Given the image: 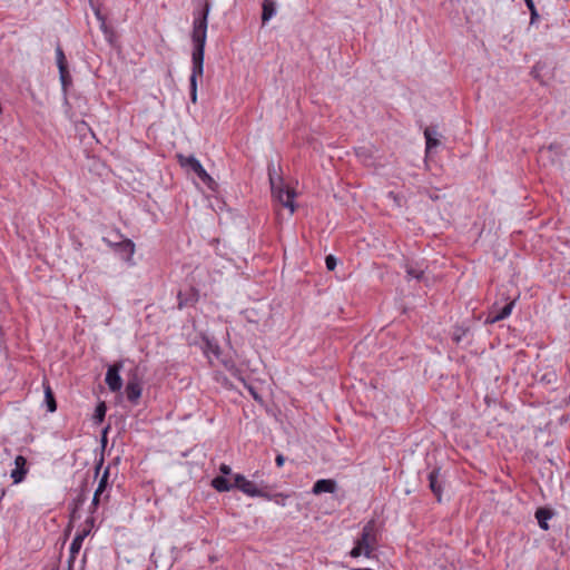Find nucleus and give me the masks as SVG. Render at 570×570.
Instances as JSON below:
<instances>
[{
    "instance_id": "nucleus-16",
    "label": "nucleus",
    "mask_w": 570,
    "mask_h": 570,
    "mask_svg": "<svg viewBox=\"0 0 570 570\" xmlns=\"http://www.w3.org/2000/svg\"><path fill=\"white\" fill-rule=\"evenodd\" d=\"M212 485L218 492H226L234 488V483H230L225 476H216L212 481Z\"/></svg>"
},
{
    "instance_id": "nucleus-15",
    "label": "nucleus",
    "mask_w": 570,
    "mask_h": 570,
    "mask_svg": "<svg viewBox=\"0 0 570 570\" xmlns=\"http://www.w3.org/2000/svg\"><path fill=\"white\" fill-rule=\"evenodd\" d=\"M535 518L538 520V523L542 530H548L549 524L548 520L552 518V512L548 509L540 508L535 512Z\"/></svg>"
},
{
    "instance_id": "nucleus-12",
    "label": "nucleus",
    "mask_w": 570,
    "mask_h": 570,
    "mask_svg": "<svg viewBox=\"0 0 570 570\" xmlns=\"http://www.w3.org/2000/svg\"><path fill=\"white\" fill-rule=\"evenodd\" d=\"M119 250L121 258L128 263H131L135 253V244L130 239H126L116 245Z\"/></svg>"
},
{
    "instance_id": "nucleus-13",
    "label": "nucleus",
    "mask_w": 570,
    "mask_h": 570,
    "mask_svg": "<svg viewBox=\"0 0 570 570\" xmlns=\"http://www.w3.org/2000/svg\"><path fill=\"white\" fill-rule=\"evenodd\" d=\"M88 532L87 531H82L81 533H78L71 544H70V557H69V563L73 562L75 558H76V554L80 551L81 547H82V542L85 540V538L87 537Z\"/></svg>"
},
{
    "instance_id": "nucleus-18",
    "label": "nucleus",
    "mask_w": 570,
    "mask_h": 570,
    "mask_svg": "<svg viewBox=\"0 0 570 570\" xmlns=\"http://www.w3.org/2000/svg\"><path fill=\"white\" fill-rule=\"evenodd\" d=\"M43 386H45V401H46L48 411L52 413L57 410L56 400H55V396H53L50 385L45 383Z\"/></svg>"
},
{
    "instance_id": "nucleus-11",
    "label": "nucleus",
    "mask_w": 570,
    "mask_h": 570,
    "mask_svg": "<svg viewBox=\"0 0 570 570\" xmlns=\"http://www.w3.org/2000/svg\"><path fill=\"white\" fill-rule=\"evenodd\" d=\"M56 56H57V65L60 73V80L62 82V86L66 87L67 85V77H68V70H67V62L65 53L60 46L56 48Z\"/></svg>"
},
{
    "instance_id": "nucleus-19",
    "label": "nucleus",
    "mask_w": 570,
    "mask_h": 570,
    "mask_svg": "<svg viewBox=\"0 0 570 570\" xmlns=\"http://www.w3.org/2000/svg\"><path fill=\"white\" fill-rule=\"evenodd\" d=\"M424 136L426 139V153H430L432 148L439 145V140L432 136V132L429 128L424 130Z\"/></svg>"
},
{
    "instance_id": "nucleus-10",
    "label": "nucleus",
    "mask_w": 570,
    "mask_h": 570,
    "mask_svg": "<svg viewBox=\"0 0 570 570\" xmlns=\"http://www.w3.org/2000/svg\"><path fill=\"white\" fill-rule=\"evenodd\" d=\"M336 490V482L331 479H322L314 483L313 493L322 494V493H333Z\"/></svg>"
},
{
    "instance_id": "nucleus-24",
    "label": "nucleus",
    "mask_w": 570,
    "mask_h": 570,
    "mask_svg": "<svg viewBox=\"0 0 570 570\" xmlns=\"http://www.w3.org/2000/svg\"><path fill=\"white\" fill-rule=\"evenodd\" d=\"M528 9L530 10V23L533 24L534 21L539 18V13L535 9V6Z\"/></svg>"
},
{
    "instance_id": "nucleus-6",
    "label": "nucleus",
    "mask_w": 570,
    "mask_h": 570,
    "mask_svg": "<svg viewBox=\"0 0 570 570\" xmlns=\"http://www.w3.org/2000/svg\"><path fill=\"white\" fill-rule=\"evenodd\" d=\"M122 367H124L122 362H117L114 365H110L108 367L105 381H106V384L108 385L109 390L112 392L119 391L122 386V380L119 374L120 371L122 370Z\"/></svg>"
},
{
    "instance_id": "nucleus-1",
    "label": "nucleus",
    "mask_w": 570,
    "mask_h": 570,
    "mask_svg": "<svg viewBox=\"0 0 570 570\" xmlns=\"http://www.w3.org/2000/svg\"><path fill=\"white\" fill-rule=\"evenodd\" d=\"M209 4L206 3L203 13L194 20L193 42L194 50L191 55L193 70L190 75V97L193 102L197 99V78L204 72V55L207 38V17Z\"/></svg>"
},
{
    "instance_id": "nucleus-17",
    "label": "nucleus",
    "mask_w": 570,
    "mask_h": 570,
    "mask_svg": "<svg viewBox=\"0 0 570 570\" xmlns=\"http://www.w3.org/2000/svg\"><path fill=\"white\" fill-rule=\"evenodd\" d=\"M438 476H439V471L433 470L429 474V483H430V489L438 497V499L440 501L441 500V485L439 484Z\"/></svg>"
},
{
    "instance_id": "nucleus-5",
    "label": "nucleus",
    "mask_w": 570,
    "mask_h": 570,
    "mask_svg": "<svg viewBox=\"0 0 570 570\" xmlns=\"http://www.w3.org/2000/svg\"><path fill=\"white\" fill-rule=\"evenodd\" d=\"M234 488L239 489L243 493L249 497L269 498V495L257 488V485L247 480L243 474L234 475Z\"/></svg>"
},
{
    "instance_id": "nucleus-23",
    "label": "nucleus",
    "mask_w": 570,
    "mask_h": 570,
    "mask_svg": "<svg viewBox=\"0 0 570 570\" xmlns=\"http://www.w3.org/2000/svg\"><path fill=\"white\" fill-rule=\"evenodd\" d=\"M108 475H109V471H108V469H107V470L104 472L102 476L100 478V480H99V484H98V487H99L100 489H102V490H105V489H106V487H107Z\"/></svg>"
},
{
    "instance_id": "nucleus-21",
    "label": "nucleus",
    "mask_w": 570,
    "mask_h": 570,
    "mask_svg": "<svg viewBox=\"0 0 570 570\" xmlns=\"http://www.w3.org/2000/svg\"><path fill=\"white\" fill-rule=\"evenodd\" d=\"M325 264H326V267L328 271H334V268L336 267V258L333 256V255H328L326 256L325 258Z\"/></svg>"
},
{
    "instance_id": "nucleus-2",
    "label": "nucleus",
    "mask_w": 570,
    "mask_h": 570,
    "mask_svg": "<svg viewBox=\"0 0 570 570\" xmlns=\"http://www.w3.org/2000/svg\"><path fill=\"white\" fill-rule=\"evenodd\" d=\"M376 531L374 521L367 522L363 529L361 537L356 540L354 548L351 550V557L358 558L364 556L371 558L376 547Z\"/></svg>"
},
{
    "instance_id": "nucleus-26",
    "label": "nucleus",
    "mask_w": 570,
    "mask_h": 570,
    "mask_svg": "<svg viewBox=\"0 0 570 570\" xmlns=\"http://www.w3.org/2000/svg\"><path fill=\"white\" fill-rule=\"evenodd\" d=\"M286 499V497L284 494H276L275 495V501L277 504H281V505H285V502L284 500Z\"/></svg>"
},
{
    "instance_id": "nucleus-20",
    "label": "nucleus",
    "mask_w": 570,
    "mask_h": 570,
    "mask_svg": "<svg viewBox=\"0 0 570 570\" xmlns=\"http://www.w3.org/2000/svg\"><path fill=\"white\" fill-rule=\"evenodd\" d=\"M406 274L409 277L421 279L423 276V271L420 268H416L412 265L406 266Z\"/></svg>"
},
{
    "instance_id": "nucleus-28",
    "label": "nucleus",
    "mask_w": 570,
    "mask_h": 570,
    "mask_svg": "<svg viewBox=\"0 0 570 570\" xmlns=\"http://www.w3.org/2000/svg\"><path fill=\"white\" fill-rule=\"evenodd\" d=\"M99 498H100V497H98V493H95V494H94V498H92V504H94V505H98V503H99Z\"/></svg>"
},
{
    "instance_id": "nucleus-22",
    "label": "nucleus",
    "mask_w": 570,
    "mask_h": 570,
    "mask_svg": "<svg viewBox=\"0 0 570 570\" xmlns=\"http://www.w3.org/2000/svg\"><path fill=\"white\" fill-rule=\"evenodd\" d=\"M105 413H106V405L105 403H100L97 409H96V417L99 420V421H102L104 417H105Z\"/></svg>"
},
{
    "instance_id": "nucleus-9",
    "label": "nucleus",
    "mask_w": 570,
    "mask_h": 570,
    "mask_svg": "<svg viewBox=\"0 0 570 570\" xmlns=\"http://www.w3.org/2000/svg\"><path fill=\"white\" fill-rule=\"evenodd\" d=\"M28 473L27 469V459L22 455H18L14 459V469L11 471L10 476L13 480L14 484H18L23 481Z\"/></svg>"
},
{
    "instance_id": "nucleus-3",
    "label": "nucleus",
    "mask_w": 570,
    "mask_h": 570,
    "mask_svg": "<svg viewBox=\"0 0 570 570\" xmlns=\"http://www.w3.org/2000/svg\"><path fill=\"white\" fill-rule=\"evenodd\" d=\"M275 167L272 165L268 168V177L272 188V194L274 198L279 202L285 208L289 209V214L292 215L295 212L294 197L295 193L293 189L283 186L282 179L275 178Z\"/></svg>"
},
{
    "instance_id": "nucleus-14",
    "label": "nucleus",
    "mask_w": 570,
    "mask_h": 570,
    "mask_svg": "<svg viewBox=\"0 0 570 570\" xmlns=\"http://www.w3.org/2000/svg\"><path fill=\"white\" fill-rule=\"evenodd\" d=\"M276 13V1L275 0H264L263 1V13L262 21L266 23L269 19H272Z\"/></svg>"
},
{
    "instance_id": "nucleus-30",
    "label": "nucleus",
    "mask_w": 570,
    "mask_h": 570,
    "mask_svg": "<svg viewBox=\"0 0 570 570\" xmlns=\"http://www.w3.org/2000/svg\"><path fill=\"white\" fill-rule=\"evenodd\" d=\"M105 490L100 489L99 487L96 489L95 493H98V497L104 492Z\"/></svg>"
},
{
    "instance_id": "nucleus-25",
    "label": "nucleus",
    "mask_w": 570,
    "mask_h": 570,
    "mask_svg": "<svg viewBox=\"0 0 570 570\" xmlns=\"http://www.w3.org/2000/svg\"><path fill=\"white\" fill-rule=\"evenodd\" d=\"M219 471L222 472L223 476H224V475H229V474L232 473V469H230V466H229V465H227V464H222V465L219 466Z\"/></svg>"
},
{
    "instance_id": "nucleus-7",
    "label": "nucleus",
    "mask_w": 570,
    "mask_h": 570,
    "mask_svg": "<svg viewBox=\"0 0 570 570\" xmlns=\"http://www.w3.org/2000/svg\"><path fill=\"white\" fill-rule=\"evenodd\" d=\"M141 392H142L141 381L135 371L129 376V380H128V383L126 386V396H127L128 401H130L132 403H137L141 396Z\"/></svg>"
},
{
    "instance_id": "nucleus-4",
    "label": "nucleus",
    "mask_w": 570,
    "mask_h": 570,
    "mask_svg": "<svg viewBox=\"0 0 570 570\" xmlns=\"http://www.w3.org/2000/svg\"><path fill=\"white\" fill-rule=\"evenodd\" d=\"M178 161L183 167H189L198 178L206 184L210 189H215V180L207 174L198 159L194 156L177 155Z\"/></svg>"
},
{
    "instance_id": "nucleus-27",
    "label": "nucleus",
    "mask_w": 570,
    "mask_h": 570,
    "mask_svg": "<svg viewBox=\"0 0 570 570\" xmlns=\"http://www.w3.org/2000/svg\"><path fill=\"white\" fill-rule=\"evenodd\" d=\"M275 461H276L277 466H279V468H281V466H283V464H284V462H285V458H284L282 454H278V455L276 456Z\"/></svg>"
},
{
    "instance_id": "nucleus-8",
    "label": "nucleus",
    "mask_w": 570,
    "mask_h": 570,
    "mask_svg": "<svg viewBox=\"0 0 570 570\" xmlns=\"http://www.w3.org/2000/svg\"><path fill=\"white\" fill-rule=\"evenodd\" d=\"M513 306H514V301H511L510 303H508L507 305H504L502 308H498L497 305H494L490 312H489V315L488 317L485 318V323L487 324H494L501 320H504L507 318L512 309H513Z\"/></svg>"
},
{
    "instance_id": "nucleus-29",
    "label": "nucleus",
    "mask_w": 570,
    "mask_h": 570,
    "mask_svg": "<svg viewBox=\"0 0 570 570\" xmlns=\"http://www.w3.org/2000/svg\"><path fill=\"white\" fill-rule=\"evenodd\" d=\"M528 8L534 7L533 0H524Z\"/></svg>"
}]
</instances>
